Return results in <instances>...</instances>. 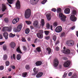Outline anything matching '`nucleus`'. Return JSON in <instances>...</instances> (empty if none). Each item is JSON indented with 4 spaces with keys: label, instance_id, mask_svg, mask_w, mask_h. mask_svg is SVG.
<instances>
[{
    "label": "nucleus",
    "instance_id": "nucleus-62",
    "mask_svg": "<svg viewBox=\"0 0 78 78\" xmlns=\"http://www.w3.org/2000/svg\"><path fill=\"white\" fill-rule=\"evenodd\" d=\"M75 26H73L72 27H71V30H74V29H75Z\"/></svg>",
    "mask_w": 78,
    "mask_h": 78
},
{
    "label": "nucleus",
    "instance_id": "nucleus-52",
    "mask_svg": "<svg viewBox=\"0 0 78 78\" xmlns=\"http://www.w3.org/2000/svg\"><path fill=\"white\" fill-rule=\"evenodd\" d=\"M50 38V36H48L46 37H45V39L46 40H48V39H49Z\"/></svg>",
    "mask_w": 78,
    "mask_h": 78
},
{
    "label": "nucleus",
    "instance_id": "nucleus-50",
    "mask_svg": "<svg viewBox=\"0 0 78 78\" xmlns=\"http://www.w3.org/2000/svg\"><path fill=\"white\" fill-rule=\"evenodd\" d=\"M22 40L23 42H26V40L25 39V38L23 37H22Z\"/></svg>",
    "mask_w": 78,
    "mask_h": 78
},
{
    "label": "nucleus",
    "instance_id": "nucleus-19",
    "mask_svg": "<svg viewBox=\"0 0 78 78\" xmlns=\"http://www.w3.org/2000/svg\"><path fill=\"white\" fill-rule=\"evenodd\" d=\"M34 75H36L38 73V70L36 69V68L35 67L34 69Z\"/></svg>",
    "mask_w": 78,
    "mask_h": 78
},
{
    "label": "nucleus",
    "instance_id": "nucleus-41",
    "mask_svg": "<svg viewBox=\"0 0 78 78\" xmlns=\"http://www.w3.org/2000/svg\"><path fill=\"white\" fill-rule=\"evenodd\" d=\"M75 53V51H73L71 52H70V54L71 55H74Z\"/></svg>",
    "mask_w": 78,
    "mask_h": 78
},
{
    "label": "nucleus",
    "instance_id": "nucleus-30",
    "mask_svg": "<svg viewBox=\"0 0 78 78\" xmlns=\"http://www.w3.org/2000/svg\"><path fill=\"white\" fill-rule=\"evenodd\" d=\"M27 76V73L25 72L23 73L22 74V76L23 77H26Z\"/></svg>",
    "mask_w": 78,
    "mask_h": 78
},
{
    "label": "nucleus",
    "instance_id": "nucleus-11",
    "mask_svg": "<svg viewBox=\"0 0 78 78\" xmlns=\"http://www.w3.org/2000/svg\"><path fill=\"white\" fill-rule=\"evenodd\" d=\"M33 25L34 27H39V22L37 20L35 21L33 23Z\"/></svg>",
    "mask_w": 78,
    "mask_h": 78
},
{
    "label": "nucleus",
    "instance_id": "nucleus-57",
    "mask_svg": "<svg viewBox=\"0 0 78 78\" xmlns=\"http://www.w3.org/2000/svg\"><path fill=\"white\" fill-rule=\"evenodd\" d=\"M72 72H70L68 74V76H72Z\"/></svg>",
    "mask_w": 78,
    "mask_h": 78
},
{
    "label": "nucleus",
    "instance_id": "nucleus-36",
    "mask_svg": "<svg viewBox=\"0 0 78 78\" xmlns=\"http://www.w3.org/2000/svg\"><path fill=\"white\" fill-rule=\"evenodd\" d=\"M77 77V76L76 73H74L71 77V78H76Z\"/></svg>",
    "mask_w": 78,
    "mask_h": 78
},
{
    "label": "nucleus",
    "instance_id": "nucleus-5",
    "mask_svg": "<svg viewBox=\"0 0 78 78\" xmlns=\"http://www.w3.org/2000/svg\"><path fill=\"white\" fill-rule=\"evenodd\" d=\"M53 62L54 67H56L58 66V64H59V61H58V58H55L54 59Z\"/></svg>",
    "mask_w": 78,
    "mask_h": 78
},
{
    "label": "nucleus",
    "instance_id": "nucleus-60",
    "mask_svg": "<svg viewBox=\"0 0 78 78\" xmlns=\"http://www.w3.org/2000/svg\"><path fill=\"white\" fill-rule=\"evenodd\" d=\"M3 39V35H0V39Z\"/></svg>",
    "mask_w": 78,
    "mask_h": 78
},
{
    "label": "nucleus",
    "instance_id": "nucleus-4",
    "mask_svg": "<svg viewBox=\"0 0 78 78\" xmlns=\"http://www.w3.org/2000/svg\"><path fill=\"white\" fill-rule=\"evenodd\" d=\"M66 44L68 46H73L75 44V41L72 40H70L67 41Z\"/></svg>",
    "mask_w": 78,
    "mask_h": 78
},
{
    "label": "nucleus",
    "instance_id": "nucleus-58",
    "mask_svg": "<svg viewBox=\"0 0 78 78\" xmlns=\"http://www.w3.org/2000/svg\"><path fill=\"white\" fill-rule=\"evenodd\" d=\"M5 42V41H2V42H0V45H2V44H4Z\"/></svg>",
    "mask_w": 78,
    "mask_h": 78
},
{
    "label": "nucleus",
    "instance_id": "nucleus-43",
    "mask_svg": "<svg viewBox=\"0 0 78 78\" xmlns=\"http://www.w3.org/2000/svg\"><path fill=\"white\" fill-rule=\"evenodd\" d=\"M5 64L6 66H8L9 65L10 63L8 61H7L5 62Z\"/></svg>",
    "mask_w": 78,
    "mask_h": 78
},
{
    "label": "nucleus",
    "instance_id": "nucleus-61",
    "mask_svg": "<svg viewBox=\"0 0 78 78\" xmlns=\"http://www.w3.org/2000/svg\"><path fill=\"white\" fill-rule=\"evenodd\" d=\"M59 43V41H57L55 43V45H57V44H58Z\"/></svg>",
    "mask_w": 78,
    "mask_h": 78
},
{
    "label": "nucleus",
    "instance_id": "nucleus-59",
    "mask_svg": "<svg viewBox=\"0 0 78 78\" xmlns=\"http://www.w3.org/2000/svg\"><path fill=\"white\" fill-rule=\"evenodd\" d=\"M37 39H38L37 38H36L35 39L34 42V43H37Z\"/></svg>",
    "mask_w": 78,
    "mask_h": 78
},
{
    "label": "nucleus",
    "instance_id": "nucleus-16",
    "mask_svg": "<svg viewBox=\"0 0 78 78\" xmlns=\"http://www.w3.org/2000/svg\"><path fill=\"white\" fill-rule=\"evenodd\" d=\"M3 36L5 39H8V33L6 32H4L3 34Z\"/></svg>",
    "mask_w": 78,
    "mask_h": 78
},
{
    "label": "nucleus",
    "instance_id": "nucleus-49",
    "mask_svg": "<svg viewBox=\"0 0 78 78\" xmlns=\"http://www.w3.org/2000/svg\"><path fill=\"white\" fill-rule=\"evenodd\" d=\"M55 50L56 51H58L59 50V48L58 46H57L55 48Z\"/></svg>",
    "mask_w": 78,
    "mask_h": 78
},
{
    "label": "nucleus",
    "instance_id": "nucleus-51",
    "mask_svg": "<svg viewBox=\"0 0 78 78\" xmlns=\"http://www.w3.org/2000/svg\"><path fill=\"white\" fill-rule=\"evenodd\" d=\"M47 0H44L42 2V4H44L46 2H47Z\"/></svg>",
    "mask_w": 78,
    "mask_h": 78
},
{
    "label": "nucleus",
    "instance_id": "nucleus-33",
    "mask_svg": "<svg viewBox=\"0 0 78 78\" xmlns=\"http://www.w3.org/2000/svg\"><path fill=\"white\" fill-rule=\"evenodd\" d=\"M49 33H50V32L48 30H44V33L45 35L46 36H47L49 34Z\"/></svg>",
    "mask_w": 78,
    "mask_h": 78
},
{
    "label": "nucleus",
    "instance_id": "nucleus-46",
    "mask_svg": "<svg viewBox=\"0 0 78 78\" xmlns=\"http://www.w3.org/2000/svg\"><path fill=\"white\" fill-rule=\"evenodd\" d=\"M3 48L4 50H6V48H7L6 45H4L3 46Z\"/></svg>",
    "mask_w": 78,
    "mask_h": 78
},
{
    "label": "nucleus",
    "instance_id": "nucleus-54",
    "mask_svg": "<svg viewBox=\"0 0 78 78\" xmlns=\"http://www.w3.org/2000/svg\"><path fill=\"white\" fill-rule=\"evenodd\" d=\"M61 37H63L65 36V33L63 32L61 34Z\"/></svg>",
    "mask_w": 78,
    "mask_h": 78
},
{
    "label": "nucleus",
    "instance_id": "nucleus-28",
    "mask_svg": "<svg viewBox=\"0 0 78 78\" xmlns=\"http://www.w3.org/2000/svg\"><path fill=\"white\" fill-rule=\"evenodd\" d=\"M3 59L4 60H6V59H8V56L7 55L5 54L4 55Z\"/></svg>",
    "mask_w": 78,
    "mask_h": 78
},
{
    "label": "nucleus",
    "instance_id": "nucleus-32",
    "mask_svg": "<svg viewBox=\"0 0 78 78\" xmlns=\"http://www.w3.org/2000/svg\"><path fill=\"white\" fill-rule=\"evenodd\" d=\"M25 33L26 34H28L30 33V29H29V28H27L26 29Z\"/></svg>",
    "mask_w": 78,
    "mask_h": 78
},
{
    "label": "nucleus",
    "instance_id": "nucleus-63",
    "mask_svg": "<svg viewBox=\"0 0 78 78\" xmlns=\"http://www.w3.org/2000/svg\"><path fill=\"white\" fill-rule=\"evenodd\" d=\"M12 69H13L14 70V69H16V67H15V66H13L12 67Z\"/></svg>",
    "mask_w": 78,
    "mask_h": 78
},
{
    "label": "nucleus",
    "instance_id": "nucleus-47",
    "mask_svg": "<svg viewBox=\"0 0 78 78\" xmlns=\"http://www.w3.org/2000/svg\"><path fill=\"white\" fill-rule=\"evenodd\" d=\"M23 50H24V51H26L27 50V48L25 46H23Z\"/></svg>",
    "mask_w": 78,
    "mask_h": 78
},
{
    "label": "nucleus",
    "instance_id": "nucleus-34",
    "mask_svg": "<svg viewBox=\"0 0 78 78\" xmlns=\"http://www.w3.org/2000/svg\"><path fill=\"white\" fill-rule=\"evenodd\" d=\"M38 33L43 34V33H44V31L42 30H40L38 31Z\"/></svg>",
    "mask_w": 78,
    "mask_h": 78
},
{
    "label": "nucleus",
    "instance_id": "nucleus-22",
    "mask_svg": "<svg viewBox=\"0 0 78 78\" xmlns=\"http://www.w3.org/2000/svg\"><path fill=\"white\" fill-rule=\"evenodd\" d=\"M64 12L66 14H69L70 13V9L67 8L64 10Z\"/></svg>",
    "mask_w": 78,
    "mask_h": 78
},
{
    "label": "nucleus",
    "instance_id": "nucleus-7",
    "mask_svg": "<svg viewBox=\"0 0 78 78\" xmlns=\"http://www.w3.org/2000/svg\"><path fill=\"white\" fill-rule=\"evenodd\" d=\"M70 61H67L64 62L63 66L65 67H68L70 64Z\"/></svg>",
    "mask_w": 78,
    "mask_h": 78
},
{
    "label": "nucleus",
    "instance_id": "nucleus-40",
    "mask_svg": "<svg viewBox=\"0 0 78 78\" xmlns=\"http://www.w3.org/2000/svg\"><path fill=\"white\" fill-rule=\"evenodd\" d=\"M52 39L53 40H54V41L55 42V41H56V36L55 35H54Z\"/></svg>",
    "mask_w": 78,
    "mask_h": 78
},
{
    "label": "nucleus",
    "instance_id": "nucleus-56",
    "mask_svg": "<svg viewBox=\"0 0 78 78\" xmlns=\"http://www.w3.org/2000/svg\"><path fill=\"white\" fill-rule=\"evenodd\" d=\"M51 11H53V12H56V9L55 8L52 9Z\"/></svg>",
    "mask_w": 78,
    "mask_h": 78
},
{
    "label": "nucleus",
    "instance_id": "nucleus-24",
    "mask_svg": "<svg viewBox=\"0 0 78 78\" xmlns=\"http://www.w3.org/2000/svg\"><path fill=\"white\" fill-rule=\"evenodd\" d=\"M47 19L48 20H51V15L50 14H47L46 15Z\"/></svg>",
    "mask_w": 78,
    "mask_h": 78
},
{
    "label": "nucleus",
    "instance_id": "nucleus-3",
    "mask_svg": "<svg viewBox=\"0 0 78 78\" xmlns=\"http://www.w3.org/2000/svg\"><path fill=\"white\" fill-rule=\"evenodd\" d=\"M12 28V26L8 27H4L2 29V31H11Z\"/></svg>",
    "mask_w": 78,
    "mask_h": 78
},
{
    "label": "nucleus",
    "instance_id": "nucleus-38",
    "mask_svg": "<svg viewBox=\"0 0 78 78\" xmlns=\"http://www.w3.org/2000/svg\"><path fill=\"white\" fill-rule=\"evenodd\" d=\"M9 36L10 37H14L15 36H16V35L13 34H12V33L10 34L9 35Z\"/></svg>",
    "mask_w": 78,
    "mask_h": 78
},
{
    "label": "nucleus",
    "instance_id": "nucleus-12",
    "mask_svg": "<svg viewBox=\"0 0 78 78\" xmlns=\"http://www.w3.org/2000/svg\"><path fill=\"white\" fill-rule=\"evenodd\" d=\"M39 0H30V2L32 5H34L36 4Z\"/></svg>",
    "mask_w": 78,
    "mask_h": 78
},
{
    "label": "nucleus",
    "instance_id": "nucleus-53",
    "mask_svg": "<svg viewBox=\"0 0 78 78\" xmlns=\"http://www.w3.org/2000/svg\"><path fill=\"white\" fill-rule=\"evenodd\" d=\"M50 24H47L46 27L47 28L49 29V28H50Z\"/></svg>",
    "mask_w": 78,
    "mask_h": 78
},
{
    "label": "nucleus",
    "instance_id": "nucleus-8",
    "mask_svg": "<svg viewBox=\"0 0 78 78\" xmlns=\"http://www.w3.org/2000/svg\"><path fill=\"white\" fill-rule=\"evenodd\" d=\"M62 29L61 26H58L55 28V31L57 33H60L62 31Z\"/></svg>",
    "mask_w": 78,
    "mask_h": 78
},
{
    "label": "nucleus",
    "instance_id": "nucleus-39",
    "mask_svg": "<svg viewBox=\"0 0 78 78\" xmlns=\"http://www.w3.org/2000/svg\"><path fill=\"white\" fill-rule=\"evenodd\" d=\"M26 23L27 25H30L31 23V22L30 21H26Z\"/></svg>",
    "mask_w": 78,
    "mask_h": 78
},
{
    "label": "nucleus",
    "instance_id": "nucleus-20",
    "mask_svg": "<svg viewBox=\"0 0 78 78\" xmlns=\"http://www.w3.org/2000/svg\"><path fill=\"white\" fill-rule=\"evenodd\" d=\"M16 51L19 53H22V52L20 48V46H18V47L16 48Z\"/></svg>",
    "mask_w": 78,
    "mask_h": 78
},
{
    "label": "nucleus",
    "instance_id": "nucleus-17",
    "mask_svg": "<svg viewBox=\"0 0 78 78\" xmlns=\"http://www.w3.org/2000/svg\"><path fill=\"white\" fill-rule=\"evenodd\" d=\"M37 36L38 38H40V39H42L43 38V34H39V33H37Z\"/></svg>",
    "mask_w": 78,
    "mask_h": 78
},
{
    "label": "nucleus",
    "instance_id": "nucleus-1",
    "mask_svg": "<svg viewBox=\"0 0 78 78\" xmlns=\"http://www.w3.org/2000/svg\"><path fill=\"white\" fill-rule=\"evenodd\" d=\"M31 16V10L28 9H27L25 12L24 14V16L26 19L30 18Z\"/></svg>",
    "mask_w": 78,
    "mask_h": 78
},
{
    "label": "nucleus",
    "instance_id": "nucleus-44",
    "mask_svg": "<svg viewBox=\"0 0 78 78\" xmlns=\"http://www.w3.org/2000/svg\"><path fill=\"white\" fill-rule=\"evenodd\" d=\"M57 11V12H61V8L58 9Z\"/></svg>",
    "mask_w": 78,
    "mask_h": 78
},
{
    "label": "nucleus",
    "instance_id": "nucleus-25",
    "mask_svg": "<svg viewBox=\"0 0 78 78\" xmlns=\"http://www.w3.org/2000/svg\"><path fill=\"white\" fill-rule=\"evenodd\" d=\"M41 24L42 27H43L44 26V25H45V22L44 21V19L41 20Z\"/></svg>",
    "mask_w": 78,
    "mask_h": 78
},
{
    "label": "nucleus",
    "instance_id": "nucleus-48",
    "mask_svg": "<svg viewBox=\"0 0 78 78\" xmlns=\"http://www.w3.org/2000/svg\"><path fill=\"white\" fill-rule=\"evenodd\" d=\"M3 69H4V66H0V70H2Z\"/></svg>",
    "mask_w": 78,
    "mask_h": 78
},
{
    "label": "nucleus",
    "instance_id": "nucleus-55",
    "mask_svg": "<svg viewBox=\"0 0 78 78\" xmlns=\"http://www.w3.org/2000/svg\"><path fill=\"white\" fill-rule=\"evenodd\" d=\"M76 12L75 10H73V14L74 15H76Z\"/></svg>",
    "mask_w": 78,
    "mask_h": 78
},
{
    "label": "nucleus",
    "instance_id": "nucleus-6",
    "mask_svg": "<svg viewBox=\"0 0 78 78\" xmlns=\"http://www.w3.org/2000/svg\"><path fill=\"white\" fill-rule=\"evenodd\" d=\"M62 52L65 55H69L70 53V50L68 49H66L65 50H62Z\"/></svg>",
    "mask_w": 78,
    "mask_h": 78
},
{
    "label": "nucleus",
    "instance_id": "nucleus-21",
    "mask_svg": "<svg viewBox=\"0 0 78 78\" xmlns=\"http://www.w3.org/2000/svg\"><path fill=\"white\" fill-rule=\"evenodd\" d=\"M7 9V8H6V6L5 5H2V12H4Z\"/></svg>",
    "mask_w": 78,
    "mask_h": 78
},
{
    "label": "nucleus",
    "instance_id": "nucleus-14",
    "mask_svg": "<svg viewBox=\"0 0 78 78\" xmlns=\"http://www.w3.org/2000/svg\"><path fill=\"white\" fill-rule=\"evenodd\" d=\"M22 28V24H20L17 27V31L18 32L21 30Z\"/></svg>",
    "mask_w": 78,
    "mask_h": 78
},
{
    "label": "nucleus",
    "instance_id": "nucleus-10",
    "mask_svg": "<svg viewBox=\"0 0 78 78\" xmlns=\"http://www.w3.org/2000/svg\"><path fill=\"white\" fill-rule=\"evenodd\" d=\"M70 19L73 22H75L76 20V18L74 15H71L70 17Z\"/></svg>",
    "mask_w": 78,
    "mask_h": 78
},
{
    "label": "nucleus",
    "instance_id": "nucleus-13",
    "mask_svg": "<svg viewBox=\"0 0 78 78\" xmlns=\"http://www.w3.org/2000/svg\"><path fill=\"white\" fill-rule=\"evenodd\" d=\"M19 18H17L16 19H14L12 21V23L13 24H16V23H17L19 20Z\"/></svg>",
    "mask_w": 78,
    "mask_h": 78
},
{
    "label": "nucleus",
    "instance_id": "nucleus-27",
    "mask_svg": "<svg viewBox=\"0 0 78 78\" xmlns=\"http://www.w3.org/2000/svg\"><path fill=\"white\" fill-rule=\"evenodd\" d=\"M21 58V55L18 54L16 56V59L17 60H20Z\"/></svg>",
    "mask_w": 78,
    "mask_h": 78
},
{
    "label": "nucleus",
    "instance_id": "nucleus-23",
    "mask_svg": "<svg viewBox=\"0 0 78 78\" xmlns=\"http://www.w3.org/2000/svg\"><path fill=\"white\" fill-rule=\"evenodd\" d=\"M35 64L37 66H39L42 64V62L40 61H38L36 62Z\"/></svg>",
    "mask_w": 78,
    "mask_h": 78
},
{
    "label": "nucleus",
    "instance_id": "nucleus-26",
    "mask_svg": "<svg viewBox=\"0 0 78 78\" xmlns=\"http://www.w3.org/2000/svg\"><path fill=\"white\" fill-rule=\"evenodd\" d=\"M16 0H7V2H8L9 4H12L13 2H14Z\"/></svg>",
    "mask_w": 78,
    "mask_h": 78
},
{
    "label": "nucleus",
    "instance_id": "nucleus-37",
    "mask_svg": "<svg viewBox=\"0 0 78 78\" xmlns=\"http://www.w3.org/2000/svg\"><path fill=\"white\" fill-rule=\"evenodd\" d=\"M25 68L27 70H29L30 69V65H27L26 66H25Z\"/></svg>",
    "mask_w": 78,
    "mask_h": 78
},
{
    "label": "nucleus",
    "instance_id": "nucleus-64",
    "mask_svg": "<svg viewBox=\"0 0 78 78\" xmlns=\"http://www.w3.org/2000/svg\"><path fill=\"white\" fill-rule=\"evenodd\" d=\"M66 76V74H65L63 75V78H65Z\"/></svg>",
    "mask_w": 78,
    "mask_h": 78
},
{
    "label": "nucleus",
    "instance_id": "nucleus-35",
    "mask_svg": "<svg viewBox=\"0 0 78 78\" xmlns=\"http://www.w3.org/2000/svg\"><path fill=\"white\" fill-rule=\"evenodd\" d=\"M11 59H13V58L14 59H16V55H15V54H13V56L12 55H11Z\"/></svg>",
    "mask_w": 78,
    "mask_h": 78
},
{
    "label": "nucleus",
    "instance_id": "nucleus-18",
    "mask_svg": "<svg viewBox=\"0 0 78 78\" xmlns=\"http://www.w3.org/2000/svg\"><path fill=\"white\" fill-rule=\"evenodd\" d=\"M42 75H43V73L40 72L36 76L37 78H40V77H41Z\"/></svg>",
    "mask_w": 78,
    "mask_h": 78
},
{
    "label": "nucleus",
    "instance_id": "nucleus-29",
    "mask_svg": "<svg viewBox=\"0 0 78 78\" xmlns=\"http://www.w3.org/2000/svg\"><path fill=\"white\" fill-rule=\"evenodd\" d=\"M36 50L38 52H40V51H41V47H38L36 48Z\"/></svg>",
    "mask_w": 78,
    "mask_h": 78
},
{
    "label": "nucleus",
    "instance_id": "nucleus-45",
    "mask_svg": "<svg viewBox=\"0 0 78 78\" xmlns=\"http://www.w3.org/2000/svg\"><path fill=\"white\" fill-rule=\"evenodd\" d=\"M53 26L55 27H57L58 26V23L56 22H54L53 24Z\"/></svg>",
    "mask_w": 78,
    "mask_h": 78
},
{
    "label": "nucleus",
    "instance_id": "nucleus-15",
    "mask_svg": "<svg viewBox=\"0 0 78 78\" xmlns=\"http://www.w3.org/2000/svg\"><path fill=\"white\" fill-rule=\"evenodd\" d=\"M9 45L11 48H14L16 47V44L14 42H12L9 44Z\"/></svg>",
    "mask_w": 78,
    "mask_h": 78
},
{
    "label": "nucleus",
    "instance_id": "nucleus-9",
    "mask_svg": "<svg viewBox=\"0 0 78 78\" xmlns=\"http://www.w3.org/2000/svg\"><path fill=\"white\" fill-rule=\"evenodd\" d=\"M16 7L18 9H19L20 8V1L18 0L17 1L16 3Z\"/></svg>",
    "mask_w": 78,
    "mask_h": 78
},
{
    "label": "nucleus",
    "instance_id": "nucleus-42",
    "mask_svg": "<svg viewBox=\"0 0 78 78\" xmlns=\"http://www.w3.org/2000/svg\"><path fill=\"white\" fill-rule=\"evenodd\" d=\"M4 21L6 23H8L9 22V20L7 18H6L4 19Z\"/></svg>",
    "mask_w": 78,
    "mask_h": 78
},
{
    "label": "nucleus",
    "instance_id": "nucleus-2",
    "mask_svg": "<svg viewBox=\"0 0 78 78\" xmlns=\"http://www.w3.org/2000/svg\"><path fill=\"white\" fill-rule=\"evenodd\" d=\"M59 16L60 17L62 22H65L66 20V16L63 15L62 13H60L59 14Z\"/></svg>",
    "mask_w": 78,
    "mask_h": 78
},
{
    "label": "nucleus",
    "instance_id": "nucleus-31",
    "mask_svg": "<svg viewBox=\"0 0 78 78\" xmlns=\"http://www.w3.org/2000/svg\"><path fill=\"white\" fill-rule=\"evenodd\" d=\"M46 50H47V51H48V54L49 55H50L51 52V49L50 48L48 49V48H46Z\"/></svg>",
    "mask_w": 78,
    "mask_h": 78
}]
</instances>
